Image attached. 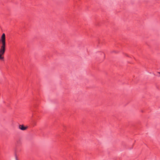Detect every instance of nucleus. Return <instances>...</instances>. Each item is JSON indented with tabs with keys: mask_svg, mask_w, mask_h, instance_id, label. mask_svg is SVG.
I'll list each match as a JSON object with an SVG mask.
<instances>
[{
	"mask_svg": "<svg viewBox=\"0 0 160 160\" xmlns=\"http://www.w3.org/2000/svg\"><path fill=\"white\" fill-rule=\"evenodd\" d=\"M5 35L3 33L0 39V42L2 45L0 49V59L3 60L4 57L2 56L5 53V51L6 42Z\"/></svg>",
	"mask_w": 160,
	"mask_h": 160,
	"instance_id": "nucleus-1",
	"label": "nucleus"
},
{
	"mask_svg": "<svg viewBox=\"0 0 160 160\" xmlns=\"http://www.w3.org/2000/svg\"><path fill=\"white\" fill-rule=\"evenodd\" d=\"M28 128V127H25L23 124L19 125V128L23 131L26 130Z\"/></svg>",
	"mask_w": 160,
	"mask_h": 160,
	"instance_id": "nucleus-2",
	"label": "nucleus"
},
{
	"mask_svg": "<svg viewBox=\"0 0 160 160\" xmlns=\"http://www.w3.org/2000/svg\"><path fill=\"white\" fill-rule=\"evenodd\" d=\"M16 160H18L17 157L16 156Z\"/></svg>",
	"mask_w": 160,
	"mask_h": 160,
	"instance_id": "nucleus-3",
	"label": "nucleus"
},
{
	"mask_svg": "<svg viewBox=\"0 0 160 160\" xmlns=\"http://www.w3.org/2000/svg\"><path fill=\"white\" fill-rule=\"evenodd\" d=\"M102 53L103 54V55L104 56V53Z\"/></svg>",
	"mask_w": 160,
	"mask_h": 160,
	"instance_id": "nucleus-4",
	"label": "nucleus"
},
{
	"mask_svg": "<svg viewBox=\"0 0 160 160\" xmlns=\"http://www.w3.org/2000/svg\"><path fill=\"white\" fill-rule=\"evenodd\" d=\"M159 73L160 74V72H159Z\"/></svg>",
	"mask_w": 160,
	"mask_h": 160,
	"instance_id": "nucleus-5",
	"label": "nucleus"
}]
</instances>
